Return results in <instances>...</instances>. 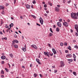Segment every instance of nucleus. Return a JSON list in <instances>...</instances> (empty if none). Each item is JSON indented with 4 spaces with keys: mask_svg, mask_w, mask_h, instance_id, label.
<instances>
[{
    "mask_svg": "<svg viewBox=\"0 0 78 78\" xmlns=\"http://www.w3.org/2000/svg\"><path fill=\"white\" fill-rule=\"evenodd\" d=\"M71 16L72 18L74 19H77L78 17L76 16V14L72 13L71 14Z\"/></svg>",
    "mask_w": 78,
    "mask_h": 78,
    "instance_id": "nucleus-1",
    "label": "nucleus"
},
{
    "mask_svg": "<svg viewBox=\"0 0 78 78\" xmlns=\"http://www.w3.org/2000/svg\"><path fill=\"white\" fill-rule=\"evenodd\" d=\"M60 64L61 66H60V67H64V66H65V64H64V62L62 61H61L60 62Z\"/></svg>",
    "mask_w": 78,
    "mask_h": 78,
    "instance_id": "nucleus-2",
    "label": "nucleus"
},
{
    "mask_svg": "<svg viewBox=\"0 0 78 78\" xmlns=\"http://www.w3.org/2000/svg\"><path fill=\"white\" fill-rule=\"evenodd\" d=\"M40 22L41 23V25H43V23H44V20L42 19V18H40Z\"/></svg>",
    "mask_w": 78,
    "mask_h": 78,
    "instance_id": "nucleus-3",
    "label": "nucleus"
},
{
    "mask_svg": "<svg viewBox=\"0 0 78 78\" xmlns=\"http://www.w3.org/2000/svg\"><path fill=\"white\" fill-rule=\"evenodd\" d=\"M44 55H45V56H48V57H50V56H49V55H50V53L46 52H44Z\"/></svg>",
    "mask_w": 78,
    "mask_h": 78,
    "instance_id": "nucleus-4",
    "label": "nucleus"
},
{
    "mask_svg": "<svg viewBox=\"0 0 78 78\" xmlns=\"http://www.w3.org/2000/svg\"><path fill=\"white\" fill-rule=\"evenodd\" d=\"M63 25L64 26H65V27H68V25H69V23L67 22H64L63 23Z\"/></svg>",
    "mask_w": 78,
    "mask_h": 78,
    "instance_id": "nucleus-5",
    "label": "nucleus"
},
{
    "mask_svg": "<svg viewBox=\"0 0 78 78\" xmlns=\"http://www.w3.org/2000/svg\"><path fill=\"white\" fill-rule=\"evenodd\" d=\"M66 58H72V55L70 54H69L67 55L66 56Z\"/></svg>",
    "mask_w": 78,
    "mask_h": 78,
    "instance_id": "nucleus-6",
    "label": "nucleus"
},
{
    "mask_svg": "<svg viewBox=\"0 0 78 78\" xmlns=\"http://www.w3.org/2000/svg\"><path fill=\"white\" fill-rule=\"evenodd\" d=\"M26 48H27L26 47V44H25L24 45V48H22V50L23 51H26Z\"/></svg>",
    "mask_w": 78,
    "mask_h": 78,
    "instance_id": "nucleus-7",
    "label": "nucleus"
},
{
    "mask_svg": "<svg viewBox=\"0 0 78 78\" xmlns=\"http://www.w3.org/2000/svg\"><path fill=\"white\" fill-rule=\"evenodd\" d=\"M55 10L57 12H59V9L57 7H55Z\"/></svg>",
    "mask_w": 78,
    "mask_h": 78,
    "instance_id": "nucleus-8",
    "label": "nucleus"
},
{
    "mask_svg": "<svg viewBox=\"0 0 78 78\" xmlns=\"http://www.w3.org/2000/svg\"><path fill=\"white\" fill-rule=\"evenodd\" d=\"M31 47H33L35 49H37V46L34 44L32 45Z\"/></svg>",
    "mask_w": 78,
    "mask_h": 78,
    "instance_id": "nucleus-9",
    "label": "nucleus"
},
{
    "mask_svg": "<svg viewBox=\"0 0 78 78\" xmlns=\"http://www.w3.org/2000/svg\"><path fill=\"white\" fill-rule=\"evenodd\" d=\"M57 24L58 27H61V23L60 22H57Z\"/></svg>",
    "mask_w": 78,
    "mask_h": 78,
    "instance_id": "nucleus-10",
    "label": "nucleus"
},
{
    "mask_svg": "<svg viewBox=\"0 0 78 78\" xmlns=\"http://www.w3.org/2000/svg\"><path fill=\"white\" fill-rule=\"evenodd\" d=\"M12 42L13 44H14L15 43H18L19 42V41H17V40H14Z\"/></svg>",
    "mask_w": 78,
    "mask_h": 78,
    "instance_id": "nucleus-11",
    "label": "nucleus"
},
{
    "mask_svg": "<svg viewBox=\"0 0 78 78\" xmlns=\"http://www.w3.org/2000/svg\"><path fill=\"white\" fill-rule=\"evenodd\" d=\"M52 50L54 55H55V54H56V50H55V48H52Z\"/></svg>",
    "mask_w": 78,
    "mask_h": 78,
    "instance_id": "nucleus-12",
    "label": "nucleus"
},
{
    "mask_svg": "<svg viewBox=\"0 0 78 78\" xmlns=\"http://www.w3.org/2000/svg\"><path fill=\"white\" fill-rule=\"evenodd\" d=\"M1 58L2 59H5L6 58V57L5 55H2L1 57Z\"/></svg>",
    "mask_w": 78,
    "mask_h": 78,
    "instance_id": "nucleus-13",
    "label": "nucleus"
},
{
    "mask_svg": "<svg viewBox=\"0 0 78 78\" xmlns=\"http://www.w3.org/2000/svg\"><path fill=\"white\" fill-rule=\"evenodd\" d=\"M36 62H37L38 64H41V62H40L39 61V59H36Z\"/></svg>",
    "mask_w": 78,
    "mask_h": 78,
    "instance_id": "nucleus-14",
    "label": "nucleus"
},
{
    "mask_svg": "<svg viewBox=\"0 0 78 78\" xmlns=\"http://www.w3.org/2000/svg\"><path fill=\"white\" fill-rule=\"evenodd\" d=\"M5 9V7L3 6H0V9Z\"/></svg>",
    "mask_w": 78,
    "mask_h": 78,
    "instance_id": "nucleus-15",
    "label": "nucleus"
},
{
    "mask_svg": "<svg viewBox=\"0 0 78 78\" xmlns=\"http://www.w3.org/2000/svg\"><path fill=\"white\" fill-rule=\"evenodd\" d=\"M14 26V24L13 23H11L9 25V27L10 28H11V27H12Z\"/></svg>",
    "mask_w": 78,
    "mask_h": 78,
    "instance_id": "nucleus-16",
    "label": "nucleus"
},
{
    "mask_svg": "<svg viewBox=\"0 0 78 78\" xmlns=\"http://www.w3.org/2000/svg\"><path fill=\"white\" fill-rule=\"evenodd\" d=\"M75 29H76V30H77V29H78V25L76 24V25L75 26Z\"/></svg>",
    "mask_w": 78,
    "mask_h": 78,
    "instance_id": "nucleus-17",
    "label": "nucleus"
},
{
    "mask_svg": "<svg viewBox=\"0 0 78 78\" xmlns=\"http://www.w3.org/2000/svg\"><path fill=\"white\" fill-rule=\"evenodd\" d=\"M26 8H27V9H30V6L29 5H27Z\"/></svg>",
    "mask_w": 78,
    "mask_h": 78,
    "instance_id": "nucleus-18",
    "label": "nucleus"
},
{
    "mask_svg": "<svg viewBox=\"0 0 78 78\" xmlns=\"http://www.w3.org/2000/svg\"><path fill=\"white\" fill-rule=\"evenodd\" d=\"M37 75H38V74H36V73H34V77H35V78H36V77H37Z\"/></svg>",
    "mask_w": 78,
    "mask_h": 78,
    "instance_id": "nucleus-19",
    "label": "nucleus"
},
{
    "mask_svg": "<svg viewBox=\"0 0 78 78\" xmlns=\"http://www.w3.org/2000/svg\"><path fill=\"white\" fill-rule=\"evenodd\" d=\"M14 47L16 48H18V46L17 45H14Z\"/></svg>",
    "mask_w": 78,
    "mask_h": 78,
    "instance_id": "nucleus-20",
    "label": "nucleus"
},
{
    "mask_svg": "<svg viewBox=\"0 0 78 78\" xmlns=\"http://www.w3.org/2000/svg\"><path fill=\"white\" fill-rule=\"evenodd\" d=\"M56 31L57 32H59V28L57 27V29H56Z\"/></svg>",
    "mask_w": 78,
    "mask_h": 78,
    "instance_id": "nucleus-21",
    "label": "nucleus"
},
{
    "mask_svg": "<svg viewBox=\"0 0 78 78\" xmlns=\"http://www.w3.org/2000/svg\"><path fill=\"white\" fill-rule=\"evenodd\" d=\"M67 48H68V49H69V50H72V49H71V47H70V46H69V47H68Z\"/></svg>",
    "mask_w": 78,
    "mask_h": 78,
    "instance_id": "nucleus-22",
    "label": "nucleus"
},
{
    "mask_svg": "<svg viewBox=\"0 0 78 78\" xmlns=\"http://www.w3.org/2000/svg\"><path fill=\"white\" fill-rule=\"evenodd\" d=\"M73 74L75 75V76H76V73L75 72H73Z\"/></svg>",
    "mask_w": 78,
    "mask_h": 78,
    "instance_id": "nucleus-23",
    "label": "nucleus"
},
{
    "mask_svg": "<svg viewBox=\"0 0 78 78\" xmlns=\"http://www.w3.org/2000/svg\"><path fill=\"white\" fill-rule=\"evenodd\" d=\"M68 61H70V62H72V61H73V59H68Z\"/></svg>",
    "mask_w": 78,
    "mask_h": 78,
    "instance_id": "nucleus-24",
    "label": "nucleus"
},
{
    "mask_svg": "<svg viewBox=\"0 0 78 78\" xmlns=\"http://www.w3.org/2000/svg\"><path fill=\"white\" fill-rule=\"evenodd\" d=\"M64 45L65 46H67V43H66V42L64 43Z\"/></svg>",
    "mask_w": 78,
    "mask_h": 78,
    "instance_id": "nucleus-25",
    "label": "nucleus"
},
{
    "mask_svg": "<svg viewBox=\"0 0 78 78\" xmlns=\"http://www.w3.org/2000/svg\"><path fill=\"white\" fill-rule=\"evenodd\" d=\"M73 58H76V56L75 55V54H73Z\"/></svg>",
    "mask_w": 78,
    "mask_h": 78,
    "instance_id": "nucleus-26",
    "label": "nucleus"
},
{
    "mask_svg": "<svg viewBox=\"0 0 78 78\" xmlns=\"http://www.w3.org/2000/svg\"><path fill=\"white\" fill-rule=\"evenodd\" d=\"M9 55L11 58H13V55L12 54H10Z\"/></svg>",
    "mask_w": 78,
    "mask_h": 78,
    "instance_id": "nucleus-27",
    "label": "nucleus"
},
{
    "mask_svg": "<svg viewBox=\"0 0 78 78\" xmlns=\"http://www.w3.org/2000/svg\"><path fill=\"white\" fill-rule=\"evenodd\" d=\"M5 69L6 71L7 72H9V70H8V69H7V68H5Z\"/></svg>",
    "mask_w": 78,
    "mask_h": 78,
    "instance_id": "nucleus-28",
    "label": "nucleus"
},
{
    "mask_svg": "<svg viewBox=\"0 0 78 78\" xmlns=\"http://www.w3.org/2000/svg\"><path fill=\"white\" fill-rule=\"evenodd\" d=\"M50 31L51 33H53V30H52V29H51V28H50Z\"/></svg>",
    "mask_w": 78,
    "mask_h": 78,
    "instance_id": "nucleus-29",
    "label": "nucleus"
},
{
    "mask_svg": "<svg viewBox=\"0 0 78 78\" xmlns=\"http://www.w3.org/2000/svg\"><path fill=\"white\" fill-rule=\"evenodd\" d=\"M1 73H2V74H4V71H3L2 70L1 71Z\"/></svg>",
    "mask_w": 78,
    "mask_h": 78,
    "instance_id": "nucleus-30",
    "label": "nucleus"
},
{
    "mask_svg": "<svg viewBox=\"0 0 78 78\" xmlns=\"http://www.w3.org/2000/svg\"><path fill=\"white\" fill-rule=\"evenodd\" d=\"M59 22H62V19H60L58 20Z\"/></svg>",
    "mask_w": 78,
    "mask_h": 78,
    "instance_id": "nucleus-31",
    "label": "nucleus"
},
{
    "mask_svg": "<svg viewBox=\"0 0 78 78\" xmlns=\"http://www.w3.org/2000/svg\"><path fill=\"white\" fill-rule=\"evenodd\" d=\"M31 16L32 17H33V18H34V19H36V16H35L32 15Z\"/></svg>",
    "mask_w": 78,
    "mask_h": 78,
    "instance_id": "nucleus-32",
    "label": "nucleus"
},
{
    "mask_svg": "<svg viewBox=\"0 0 78 78\" xmlns=\"http://www.w3.org/2000/svg\"><path fill=\"white\" fill-rule=\"evenodd\" d=\"M74 48H76V49L78 48V46H77V45H75L74 46Z\"/></svg>",
    "mask_w": 78,
    "mask_h": 78,
    "instance_id": "nucleus-33",
    "label": "nucleus"
},
{
    "mask_svg": "<svg viewBox=\"0 0 78 78\" xmlns=\"http://www.w3.org/2000/svg\"><path fill=\"white\" fill-rule=\"evenodd\" d=\"M49 35L50 36H53V34L50 33L49 34Z\"/></svg>",
    "mask_w": 78,
    "mask_h": 78,
    "instance_id": "nucleus-34",
    "label": "nucleus"
},
{
    "mask_svg": "<svg viewBox=\"0 0 78 78\" xmlns=\"http://www.w3.org/2000/svg\"><path fill=\"white\" fill-rule=\"evenodd\" d=\"M49 55H50L51 56H52L53 55V53H52L51 54L50 53V54H49Z\"/></svg>",
    "mask_w": 78,
    "mask_h": 78,
    "instance_id": "nucleus-35",
    "label": "nucleus"
},
{
    "mask_svg": "<svg viewBox=\"0 0 78 78\" xmlns=\"http://www.w3.org/2000/svg\"><path fill=\"white\" fill-rule=\"evenodd\" d=\"M35 3H36V1H35V0H34L33 1V4H35Z\"/></svg>",
    "mask_w": 78,
    "mask_h": 78,
    "instance_id": "nucleus-36",
    "label": "nucleus"
},
{
    "mask_svg": "<svg viewBox=\"0 0 78 78\" xmlns=\"http://www.w3.org/2000/svg\"><path fill=\"white\" fill-rule=\"evenodd\" d=\"M9 27V26H7V24L5 25V27L6 28H8Z\"/></svg>",
    "mask_w": 78,
    "mask_h": 78,
    "instance_id": "nucleus-37",
    "label": "nucleus"
},
{
    "mask_svg": "<svg viewBox=\"0 0 78 78\" xmlns=\"http://www.w3.org/2000/svg\"><path fill=\"white\" fill-rule=\"evenodd\" d=\"M67 22H70V20L69 19H68L67 20Z\"/></svg>",
    "mask_w": 78,
    "mask_h": 78,
    "instance_id": "nucleus-38",
    "label": "nucleus"
},
{
    "mask_svg": "<svg viewBox=\"0 0 78 78\" xmlns=\"http://www.w3.org/2000/svg\"><path fill=\"white\" fill-rule=\"evenodd\" d=\"M10 29H11V28H8L7 29V30H8V31H9H9H10Z\"/></svg>",
    "mask_w": 78,
    "mask_h": 78,
    "instance_id": "nucleus-39",
    "label": "nucleus"
},
{
    "mask_svg": "<svg viewBox=\"0 0 78 78\" xmlns=\"http://www.w3.org/2000/svg\"><path fill=\"white\" fill-rule=\"evenodd\" d=\"M60 45L61 46H62L63 45V43H60Z\"/></svg>",
    "mask_w": 78,
    "mask_h": 78,
    "instance_id": "nucleus-40",
    "label": "nucleus"
},
{
    "mask_svg": "<svg viewBox=\"0 0 78 78\" xmlns=\"http://www.w3.org/2000/svg\"><path fill=\"white\" fill-rule=\"evenodd\" d=\"M8 65H9V68H11V66L10 65V64H9V63H8Z\"/></svg>",
    "mask_w": 78,
    "mask_h": 78,
    "instance_id": "nucleus-41",
    "label": "nucleus"
},
{
    "mask_svg": "<svg viewBox=\"0 0 78 78\" xmlns=\"http://www.w3.org/2000/svg\"><path fill=\"white\" fill-rule=\"evenodd\" d=\"M47 5L46 4H45L44 5V8H46V7H47Z\"/></svg>",
    "mask_w": 78,
    "mask_h": 78,
    "instance_id": "nucleus-42",
    "label": "nucleus"
},
{
    "mask_svg": "<svg viewBox=\"0 0 78 78\" xmlns=\"http://www.w3.org/2000/svg\"><path fill=\"white\" fill-rule=\"evenodd\" d=\"M71 2V1H69L67 2V3L69 4V3H70Z\"/></svg>",
    "mask_w": 78,
    "mask_h": 78,
    "instance_id": "nucleus-43",
    "label": "nucleus"
},
{
    "mask_svg": "<svg viewBox=\"0 0 78 78\" xmlns=\"http://www.w3.org/2000/svg\"><path fill=\"white\" fill-rule=\"evenodd\" d=\"M76 36H78V34L77 33H76Z\"/></svg>",
    "mask_w": 78,
    "mask_h": 78,
    "instance_id": "nucleus-44",
    "label": "nucleus"
},
{
    "mask_svg": "<svg viewBox=\"0 0 78 78\" xmlns=\"http://www.w3.org/2000/svg\"><path fill=\"white\" fill-rule=\"evenodd\" d=\"M1 13L2 14H5V12H4V11H3L2 12H1Z\"/></svg>",
    "mask_w": 78,
    "mask_h": 78,
    "instance_id": "nucleus-45",
    "label": "nucleus"
},
{
    "mask_svg": "<svg viewBox=\"0 0 78 78\" xmlns=\"http://www.w3.org/2000/svg\"><path fill=\"white\" fill-rule=\"evenodd\" d=\"M14 37L15 38H16L17 37V35L16 34H15L14 35Z\"/></svg>",
    "mask_w": 78,
    "mask_h": 78,
    "instance_id": "nucleus-46",
    "label": "nucleus"
},
{
    "mask_svg": "<svg viewBox=\"0 0 78 78\" xmlns=\"http://www.w3.org/2000/svg\"><path fill=\"white\" fill-rule=\"evenodd\" d=\"M37 24V25H38V26H39V27L41 26V25H40L39 24H38L37 23H36Z\"/></svg>",
    "mask_w": 78,
    "mask_h": 78,
    "instance_id": "nucleus-47",
    "label": "nucleus"
},
{
    "mask_svg": "<svg viewBox=\"0 0 78 78\" xmlns=\"http://www.w3.org/2000/svg\"><path fill=\"white\" fill-rule=\"evenodd\" d=\"M14 4H15L16 3V0H14Z\"/></svg>",
    "mask_w": 78,
    "mask_h": 78,
    "instance_id": "nucleus-48",
    "label": "nucleus"
},
{
    "mask_svg": "<svg viewBox=\"0 0 78 78\" xmlns=\"http://www.w3.org/2000/svg\"><path fill=\"white\" fill-rule=\"evenodd\" d=\"M68 50H66V51H65V52H66V53H68Z\"/></svg>",
    "mask_w": 78,
    "mask_h": 78,
    "instance_id": "nucleus-49",
    "label": "nucleus"
},
{
    "mask_svg": "<svg viewBox=\"0 0 78 78\" xmlns=\"http://www.w3.org/2000/svg\"><path fill=\"white\" fill-rule=\"evenodd\" d=\"M1 76V77H2V78H4V75H2Z\"/></svg>",
    "mask_w": 78,
    "mask_h": 78,
    "instance_id": "nucleus-50",
    "label": "nucleus"
},
{
    "mask_svg": "<svg viewBox=\"0 0 78 78\" xmlns=\"http://www.w3.org/2000/svg\"><path fill=\"white\" fill-rule=\"evenodd\" d=\"M57 7H58V8H60V5H57Z\"/></svg>",
    "mask_w": 78,
    "mask_h": 78,
    "instance_id": "nucleus-51",
    "label": "nucleus"
},
{
    "mask_svg": "<svg viewBox=\"0 0 78 78\" xmlns=\"http://www.w3.org/2000/svg\"><path fill=\"white\" fill-rule=\"evenodd\" d=\"M20 19H23V16H21L20 17Z\"/></svg>",
    "mask_w": 78,
    "mask_h": 78,
    "instance_id": "nucleus-52",
    "label": "nucleus"
},
{
    "mask_svg": "<svg viewBox=\"0 0 78 78\" xmlns=\"http://www.w3.org/2000/svg\"><path fill=\"white\" fill-rule=\"evenodd\" d=\"M44 16H46V17H47V14L46 13H45Z\"/></svg>",
    "mask_w": 78,
    "mask_h": 78,
    "instance_id": "nucleus-53",
    "label": "nucleus"
},
{
    "mask_svg": "<svg viewBox=\"0 0 78 78\" xmlns=\"http://www.w3.org/2000/svg\"><path fill=\"white\" fill-rule=\"evenodd\" d=\"M57 72V70H55L54 71V73H56Z\"/></svg>",
    "mask_w": 78,
    "mask_h": 78,
    "instance_id": "nucleus-54",
    "label": "nucleus"
},
{
    "mask_svg": "<svg viewBox=\"0 0 78 78\" xmlns=\"http://www.w3.org/2000/svg\"><path fill=\"white\" fill-rule=\"evenodd\" d=\"M40 76H41V77H42V75L41 74H40Z\"/></svg>",
    "mask_w": 78,
    "mask_h": 78,
    "instance_id": "nucleus-55",
    "label": "nucleus"
},
{
    "mask_svg": "<svg viewBox=\"0 0 78 78\" xmlns=\"http://www.w3.org/2000/svg\"><path fill=\"white\" fill-rule=\"evenodd\" d=\"M0 33L1 34H3V33H2V31H0Z\"/></svg>",
    "mask_w": 78,
    "mask_h": 78,
    "instance_id": "nucleus-56",
    "label": "nucleus"
},
{
    "mask_svg": "<svg viewBox=\"0 0 78 78\" xmlns=\"http://www.w3.org/2000/svg\"><path fill=\"white\" fill-rule=\"evenodd\" d=\"M4 63H5V62H4V61H2V64H4Z\"/></svg>",
    "mask_w": 78,
    "mask_h": 78,
    "instance_id": "nucleus-57",
    "label": "nucleus"
},
{
    "mask_svg": "<svg viewBox=\"0 0 78 78\" xmlns=\"http://www.w3.org/2000/svg\"><path fill=\"white\" fill-rule=\"evenodd\" d=\"M46 13H47V14H48V13H49V11H46Z\"/></svg>",
    "mask_w": 78,
    "mask_h": 78,
    "instance_id": "nucleus-58",
    "label": "nucleus"
},
{
    "mask_svg": "<svg viewBox=\"0 0 78 78\" xmlns=\"http://www.w3.org/2000/svg\"><path fill=\"white\" fill-rule=\"evenodd\" d=\"M4 39L5 40H7V38L6 37H5L4 38Z\"/></svg>",
    "mask_w": 78,
    "mask_h": 78,
    "instance_id": "nucleus-59",
    "label": "nucleus"
},
{
    "mask_svg": "<svg viewBox=\"0 0 78 78\" xmlns=\"http://www.w3.org/2000/svg\"><path fill=\"white\" fill-rule=\"evenodd\" d=\"M42 3L43 4V5H44L45 4V2H43Z\"/></svg>",
    "mask_w": 78,
    "mask_h": 78,
    "instance_id": "nucleus-60",
    "label": "nucleus"
},
{
    "mask_svg": "<svg viewBox=\"0 0 78 78\" xmlns=\"http://www.w3.org/2000/svg\"><path fill=\"white\" fill-rule=\"evenodd\" d=\"M30 67H32V64H30Z\"/></svg>",
    "mask_w": 78,
    "mask_h": 78,
    "instance_id": "nucleus-61",
    "label": "nucleus"
},
{
    "mask_svg": "<svg viewBox=\"0 0 78 78\" xmlns=\"http://www.w3.org/2000/svg\"><path fill=\"white\" fill-rule=\"evenodd\" d=\"M9 5V4L7 3L6 4V6H8Z\"/></svg>",
    "mask_w": 78,
    "mask_h": 78,
    "instance_id": "nucleus-62",
    "label": "nucleus"
},
{
    "mask_svg": "<svg viewBox=\"0 0 78 78\" xmlns=\"http://www.w3.org/2000/svg\"><path fill=\"white\" fill-rule=\"evenodd\" d=\"M73 61H76V59L74 58L73 59Z\"/></svg>",
    "mask_w": 78,
    "mask_h": 78,
    "instance_id": "nucleus-63",
    "label": "nucleus"
},
{
    "mask_svg": "<svg viewBox=\"0 0 78 78\" xmlns=\"http://www.w3.org/2000/svg\"><path fill=\"white\" fill-rule=\"evenodd\" d=\"M76 31H77V32L78 33V29H76Z\"/></svg>",
    "mask_w": 78,
    "mask_h": 78,
    "instance_id": "nucleus-64",
    "label": "nucleus"
}]
</instances>
